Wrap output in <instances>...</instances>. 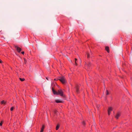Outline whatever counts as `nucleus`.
Masks as SVG:
<instances>
[{
    "mask_svg": "<svg viewBox=\"0 0 132 132\" xmlns=\"http://www.w3.org/2000/svg\"><path fill=\"white\" fill-rule=\"evenodd\" d=\"M52 90L54 94L56 95H60L61 96H63V93L62 89L58 90L57 92L55 91L54 89L52 88Z\"/></svg>",
    "mask_w": 132,
    "mask_h": 132,
    "instance_id": "nucleus-1",
    "label": "nucleus"
},
{
    "mask_svg": "<svg viewBox=\"0 0 132 132\" xmlns=\"http://www.w3.org/2000/svg\"><path fill=\"white\" fill-rule=\"evenodd\" d=\"M57 80H59L63 84H65L66 82L65 78L63 76L59 77L58 78Z\"/></svg>",
    "mask_w": 132,
    "mask_h": 132,
    "instance_id": "nucleus-2",
    "label": "nucleus"
},
{
    "mask_svg": "<svg viewBox=\"0 0 132 132\" xmlns=\"http://www.w3.org/2000/svg\"><path fill=\"white\" fill-rule=\"evenodd\" d=\"M91 64L90 62H87L86 63V64L85 65V68L88 70V69H90L91 66Z\"/></svg>",
    "mask_w": 132,
    "mask_h": 132,
    "instance_id": "nucleus-3",
    "label": "nucleus"
},
{
    "mask_svg": "<svg viewBox=\"0 0 132 132\" xmlns=\"http://www.w3.org/2000/svg\"><path fill=\"white\" fill-rule=\"evenodd\" d=\"M112 110V107H109L108 110V115H109L111 113V111Z\"/></svg>",
    "mask_w": 132,
    "mask_h": 132,
    "instance_id": "nucleus-4",
    "label": "nucleus"
},
{
    "mask_svg": "<svg viewBox=\"0 0 132 132\" xmlns=\"http://www.w3.org/2000/svg\"><path fill=\"white\" fill-rule=\"evenodd\" d=\"M15 48L16 49L17 51L19 52H20L21 51V48L17 46H15Z\"/></svg>",
    "mask_w": 132,
    "mask_h": 132,
    "instance_id": "nucleus-5",
    "label": "nucleus"
},
{
    "mask_svg": "<svg viewBox=\"0 0 132 132\" xmlns=\"http://www.w3.org/2000/svg\"><path fill=\"white\" fill-rule=\"evenodd\" d=\"M120 114L119 112H118L117 113V114L115 116V118L116 119H118L119 117H120Z\"/></svg>",
    "mask_w": 132,
    "mask_h": 132,
    "instance_id": "nucleus-6",
    "label": "nucleus"
},
{
    "mask_svg": "<svg viewBox=\"0 0 132 132\" xmlns=\"http://www.w3.org/2000/svg\"><path fill=\"white\" fill-rule=\"evenodd\" d=\"M57 103H62V101L60 100H57L55 101Z\"/></svg>",
    "mask_w": 132,
    "mask_h": 132,
    "instance_id": "nucleus-7",
    "label": "nucleus"
},
{
    "mask_svg": "<svg viewBox=\"0 0 132 132\" xmlns=\"http://www.w3.org/2000/svg\"><path fill=\"white\" fill-rule=\"evenodd\" d=\"M105 50L108 53L109 52V47H108L106 46L105 47Z\"/></svg>",
    "mask_w": 132,
    "mask_h": 132,
    "instance_id": "nucleus-8",
    "label": "nucleus"
},
{
    "mask_svg": "<svg viewBox=\"0 0 132 132\" xmlns=\"http://www.w3.org/2000/svg\"><path fill=\"white\" fill-rule=\"evenodd\" d=\"M60 127V126L59 125H57L56 127V130H58V129H59V127Z\"/></svg>",
    "mask_w": 132,
    "mask_h": 132,
    "instance_id": "nucleus-9",
    "label": "nucleus"
},
{
    "mask_svg": "<svg viewBox=\"0 0 132 132\" xmlns=\"http://www.w3.org/2000/svg\"><path fill=\"white\" fill-rule=\"evenodd\" d=\"M6 102L4 100L2 101L1 102V104H5Z\"/></svg>",
    "mask_w": 132,
    "mask_h": 132,
    "instance_id": "nucleus-10",
    "label": "nucleus"
},
{
    "mask_svg": "<svg viewBox=\"0 0 132 132\" xmlns=\"http://www.w3.org/2000/svg\"><path fill=\"white\" fill-rule=\"evenodd\" d=\"M77 60L76 59H75V64L76 65H77Z\"/></svg>",
    "mask_w": 132,
    "mask_h": 132,
    "instance_id": "nucleus-11",
    "label": "nucleus"
},
{
    "mask_svg": "<svg viewBox=\"0 0 132 132\" xmlns=\"http://www.w3.org/2000/svg\"><path fill=\"white\" fill-rule=\"evenodd\" d=\"M20 80L22 81H23L25 79L24 78H20Z\"/></svg>",
    "mask_w": 132,
    "mask_h": 132,
    "instance_id": "nucleus-12",
    "label": "nucleus"
},
{
    "mask_svg": "<svg viewBox=\"0 0 132 132\" xmlns=\"http://www.w3.org/2000/svg\"><path fill=\"white\" fill-rule=\"evenodd\" d=\"M76 92L77 93H78L79 92V88L78 87H77L76 88Z\"/></svg>",
    "mask_w": 132,
    "mask_h": 132,
    "instance_id": "nucleus-13",
    "label": "nucleus"
},
{
    "mask_svg": "<svg viewBox=\"0 0 132 132\" xmlns=\"http://www.w3.org/2000/svg\"><path fill=\"white\" fill-rule=\"evenodd\" d=\"M44 125H43L42 126V127L41 128V129L44 130Z\"/></svg>",
    "mask_w": 132,
    "mask_h": 132,
    "instance_id": "nucleus-14",
    "label": "nucleus"
},
{
    "mask_svg": "<svg viewBox=\"0 0 132 132\" xmlns=\"http://www.w3.org/2000/svg\"><path fill=\"white\" fill-rule=\"evenodd\" d=\"M14 107H12L10 109V110L11 111H12L13 110Z\"/></svg>",
    "mask_w": 132,
    "mask_h": 132,
    "instance_id": "nucleus-15",
    "label": "nucleus"
},
{
    "mask_svg": "<svg viewBox=\"0 0 132 132\" xmlns=\"http://www.w3.org/2000/svg\"><path fill=\"white\" fill-rule=\"evenodd\" d=\"M89 54L88 53L87 54V57L88 58H89L90 57H89Z\"/></svg>",
    "mask_w": 132,
    "mask_h": 132,
    "instance_id": "nucleus-16",
    "label": "nucleus"
},
{
    "mask_svg": "<svg viewBox=\"0 0 132 132\" xmlns=\"http://www.w3.org/2000/svg\"><path fill=\"white\" fill-rule=\"evenodd\" d=\"M109 94V92L108 90H106V95H108Z\"/></svg>",
    "mask_w": 132,
    "mask_h": 132,
    "instance_id": "nucleus-17",
    "label": "nucleus"
},
{
    "mask_svg": "<svg viewBox=\"0 0 132 132\" xmlns=\"http://www.w3.org/2000/svg\"><path fill=\"white\" fill-rule=\"evenodd\" d=\"M3 124V122L1 121V122H0V126H1Z\"/></svg>",
    "mask_w": 132,
    "mask_h": 132,
    "instance_id": "nucleus-18",
    "label": "nucleus"
},
{
    "mask_svg": "<svg viewBox=\"0 0 132 132\" xmlns=\"http://www.w3.org/2000/svg\"><path fill=\"white\" fill-rule=\"evenodd\" d=\"M57 79H58V78L57 79H54V80L55 81H56V80H57Z\"/></svg>",
    "mask_w": 132,
    "mask_h": 132,
    "instance_id": "nucleus-19",
    "label": "nucleus"
},
{
    "mask_svg": "<svg viewBox=\"0 0 132 132\" xmlns=\"http://www.w3.org/2000/svg\"><path fill=\"white\" fill-rule=\"evenodd\" d=\"M44 130L42 129H41V130L40 131V132H43V131Z\"/></svg>",
    "mask_w": 132,
    "mask_h": 132,
    "instance_id": "nucleus-20",
    "label": "nucleus"
},
{
    "mask_svg": "<svg viewBox=\"0 0 132 132\" xmlns=\"http://www.w3.org/2000/svg\"><path fill=\"white\" fill-rule=\"evenodd\" d=\"M21 53L22 54H24V52H21Z\"/></svg>",
    "mask_w": 132,
    "mask_h": 132,
    "instance_id": "nucleus-21",
    "label": "nucleus"
},
{
    "mask_svg": "<svg viewBox=\"0 0 132 132\" xmlns=\"http://www.w3.org/2000/svg\"><path fill=\"white\" fill-rule=\"evenodd\" d=\"M2 61L1 60H0V63H2Z\"/></svg>",
    "mask_w": 132,
    "mask_h": 132,
    "instance_id": "nucleus-22",
    "label": "nucleus"
},
{
    "mask_svg": "<svg viewBox=\"0 0 132 132\" xmlns=\"http://www.w3.org/2000/svg\"><path fill=\"white\" fill-rule=\"evenodd\" d=\"M82 123H83V124H85V122H82Z\"/></svg>",
    "mask_w": 132,
    "mask_h": 132,
    "instance_id": "nucleus-23",
    "label": "nucleus"
},
{
    "mask_svg": "<svg viewBox=\"0 0 132 132\" xmlns=\"http://www.w3.org/2000/svg\"><path fill=\"white\" fill-rule=\"evenodd\" d=\"M46 79L47 80H48V79H47V78H46Z\"/></svg>",
    "mask_w": 132,
    "mask_h": 132,
    "instance_id": "nucleus-24",
    "label": "nucleus"
},
{
    "mask_svg": "<svg viewBox=\"0 0 132 132\" xmlns=\"http://www.w3.org/2000/svg\"><path fill=\"white\" fill-rule=\"evenodd\" d=\"M56 113V111H55V113Z\"/></svg>",
    "mask_w": 132,
    "mask_h": 132,
    "instance_id": "nucleus-25",
    "label": "nucleus"
}]
</instances>
